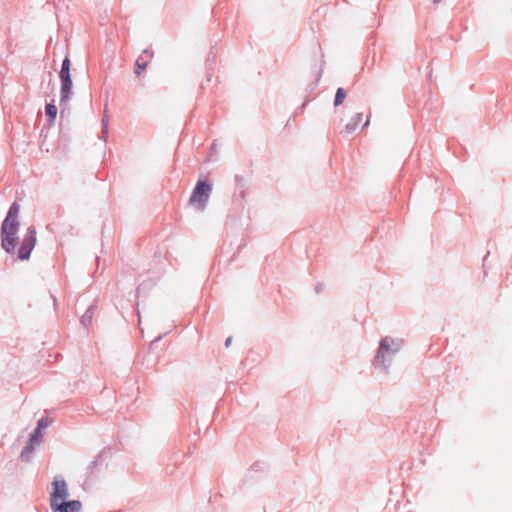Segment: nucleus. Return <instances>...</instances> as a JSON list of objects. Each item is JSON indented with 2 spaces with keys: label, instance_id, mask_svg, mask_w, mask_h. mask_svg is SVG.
I'll list each match as a JSON object with an SVG mask.
<instances>
[{
  "label": "nucleus",
  "instance_id": "1",
  "mask_svg": "<svg viewBox=\"0 0 512 512\" xmlns=\"http://www.w3.org/2000/svg\"><path fill=\"white\" fill-rule=\"evenodd\" d=\"M19 209L20 206L16 202H13L1 225V246L7 253H13L18 243L16 234L19 229Z\"/></svg>",
  "mask_w": 512,
  "mask_h": 512
},
{
  "label": "nucleus",
  "instance_id": "2",
  "mask_svg": "<svg viewBox=\"0 0 512 512\" xmlns=\"http://www.w3.org/2000/svg\"><path fill=\"white\" fill-rule=\"evenodd\" d=\"M403 341L401 339L385 336L379 341L376 355L373 359V366L388 374L394 357L401 350Z\"/></svg>",
  "mask_w": 512,
  "mask_h": 512
},
{
  "label": "nucleus",
  "instance_id": "3",
  "mask_svg": "<svg viewBox=\"0 0 512 512\" xmlns=\"http://www.w3.org/2000/svg\"><path fill=\"white\" fill-rule=\"evenodd\" d=\"M212 184L206 180H198L189 198V204L198 211H203L210 198Z\"/></svg>",
  "mask_w": 512,
  "mask_h": 512
},
{
  "label": "nucleus",
  "instance_id": "4",
  "mask_svg": "<svg viewBox=\"0 0 512 512\" xmlns=\"http://www.w3.org/2000/svg\"><path fill=\"white\" fill-rule=\"evenodd\" d=\"M69 491L66 481L61 476H56L52 482V491L50 492V506L56 505L61 501L68 500Z\"/></svg>",
  "mask_w": 512,
  "mask_h": 512
},
{
  "label": "nucleus",
  "instance_id": "5",
  "mask_svg": "<svg viewBox=\"0 0 512 512\" xmlns=\"http://www.w3.org/2000/svg\"><path fill=\"white\" fill-rule=\"evenodd\" d=\"M36 244V229L33 226L28 227L27 232L18 249V258L20 260L29 259L32 250Z\"/></svg>",
  "mask_w": 512,
  "mask_h": 512
},
{
  "label": "nucleus",
  "instance_id": "6",
  "mask_svg": "<svg viewBox=\"0 0 512 512\" xmlns=\"http://www.w3.org/2000/svg\"><path fill=\"white\" fill-rule=\"evenodd\" d=\"M52 512H81L82 502L80 500L61 501L56 505H51Z\"/></svg>",
  "mask_w": 512,
  "mask_h": 512
},
{
  "label": "nucleus",
  "instance_id": "7",
  "mask_svg": "<svg viewBox=\"0 0 512 512\" xmlns=\"http://www.w3.org/2000/svg\"><path fill=\"white\" fill-rule=\"evenodd\" d=\"M153 56V52L145 49L143 53L137 58L135 63V74L140 75L141 72L147 67L148 60Z\"/></svg>",
  "mask_w": 512,
  "mask_h": 512
},
{
  "label": "nucleus",
  "instance_id": "8",
  "mask_svg": "<svg viewBox=\"0 0 512 512\" xmlns=\"http://www.w3.org/2000/svg\"><path fill=\"white\" fill-rule=\"evenodd\" d=\"M50 424V421L47 417H42L38 420L36 428L30 434L31 441H41L42 431L46 429Z\"/></svg>",
  "mask_w": 512,
  "mask_h": 512
},
{
  "label": "nucleus",
  "instance_id": "9",
  "mask_svg": "<svg viewBox=\"0 0 512 512\" xmlns=\"http://www.w3.org/2000/svg\"><path fill=\"white\" fill-rule=\"evenodd\" d=\"M61 81V88H60V103H64L68 101L70 98V95L72 93V79L66 78V79H60Z\"/></svg>",
  "mask_w": 512,
  "mask_h": 512
},
{
  "label": "nucleus",
  "instance_id": "10",
  "mask_svg": "<svg viewBox=\"0 0 512 512\" xmlns=\"http://www.w3.org/2000/svg\"><path fill=\"white\" fill-rule=\"evenodd\" d=\"M35 444H39V441H31L30 438L28 439L20 454V459L22 461L29 462L32 459V455L35 450Z\"/></svg>",
  "mask_w": 512,
  "mask_h": 512
},
{
  "label": "nucleus",
  "instance_id": "11",
  "mask_svg": "<svg viewBox=\"0 0 512 512\" xmlns=\"http://www.w3.org/2000/svg\"><path fill=\"white\" fill-rule=\"evenodd\" d=\"M363 113H356L350 121L345 125L344 132L346 134L353 133L362 121Z\"/></svg>",
  "mask_w": 512,
  "mask_h": 512
},
{
  "label": "nucleus",
  "instance_id": "12",
  "mask_svg": "<svg viewBox=\"0 0 512 512\" xmlns=\"http://www.w3.org/2000/svg\"><path fill=\"white\" fill-rule=\"evenodd\" d=\"M70 67H71L70 59L66 56L62 61L61 69L59 72L60 79L71 78Z\"/></svg>",
  "mask_w": 512,
  "mask_h": 512
},
{
  "label": "nucleus",
  "instance_id": "13",
  "mask_svg": "<svg viewBox=\"0 0 512 512\" xmlns=\"http://www.w3.org/2000/svg\"><path fill=\"white\" fill-rule=\"evenodd\" d=\"M95 308L94 304L90 305L81 317L80 322L84 327H88L91 324Z\"/></svg>",
  "mask_w": 512,
  "mask_h": 512
},
{
  "label": "nucleus",
  "instance_id": "14",
  "mask_svg": "<svg viewBox=\"0 0 512 512\" xmlns=\"http://www.w3.org/2000/svg\"><path fill=\"white\" fill-rule=\"evenodd\" d=\"M103 459H102V452H100L93 461L90 462V464L87 467V474L89 476H92L94 474L95 469H97L99 466L102 465Z\"/></svg>",
  "mask_w": 512,
  "mask_h": 512
},
{
  "label": "nucleus",
  "instance_id": "15",
  "mask_svg": "<svg viewBox=\"0 0 512 512\" xmlns=\"http://www.w3.org/2000/svg\"><path fill=\"white\" fill-rule=\"evenodd\" d=\"M45 113L46 116L49 118V122L53 123L57 116V107L53 102L46 104Z\"/></svg>",
  "mask_w": 512,
  "mask_h": 512
},
{
  "label": "nucleus",
  "instance_id": "16",
  "mask_svg": "<svg viewBox=\"0 0 512 512\" xmlns=\"http://www.w3.org/2000/svg\"><path fill=\"white\" fill-rule=\"evenodd\" d=\"M346 97V92L343 88H338L336 90L335 98H334V106H339L343 103Z\"/></svg>",
  "mask_w": 512,
  "mask_h": 512
},
{
  "label": "nucleus",
  "instance_id": "17",
  "mask_svg": "<svg viewBox=\"0 0 512 512\" xmlns=\"http://www.w3.org/2000/svg\"><path fill=\"white\" fill-rule=\"evenodd\" d=\"M235 182H236V191L239 193V196L241 198H244L245 197V189H244L243 178L241 176L236 175Z\"/></svg>",
  "mask_w": 512,
  "mask_h": 512
},
{
  "label": "nucleus",
  "instance_id": "18",
  "mask_svg": "<svg viewBox=\"0 0 512 512\" xmlns=\"http://www.w3.org/2000/svg\"><path fill=\"white\" fill-rule=\"evenodd\" d=\"M101 123H102V136L101 137L104 140H106L107 134H108V118H107L106 113H104Z\"/></svg>",
  "mask_w": 512,
  "mask_h": 512
},
{
  "label": "nucleus",
  "instance_id": "19",
  "mask_svg": "<svg viewBox=\"0 0 512 512\" xmlns=\"http://www.w3.org/2000/svg\"><path fill=\"white\" fill-rule=\"evenodd\" d=\"M323 288H324V285H323V284H317V285L315 286V292H316L317 294H319V293L323 290Z\"/></svg>",
  "mask_w": 512,
  "mask_h": 512
},
{
  "label": "nucleus",
  "instance_id": "20",
  "mask_svg": "<svg viewBox=\"0 0 512 512\" xmlns=\"http://www.w3.org/2000/svg\"><path fill=\"white\" fill-rule=\"evenodd\" d=\"M231 341H232V338H231V337H228V338L226 339V341H225V346H226V347H229V346H230V344H231Z\"/></svg>",
  "mask_w": 512,
  "mask_h": 512
},
{
  "label": "nucleus",
  "instance_id": "21",
  "mask_svg": "<svg viewBox=\"0 0 512 512\" xmlns=\"http://www.w3.org/2000/svg\"><path fill=\"white\" fill-rule=\"evenodd\" d=\"M369 125V117L367 118L366 122L363 124V127H366Z\"/></svg>",
  "mask_w": 512,
  "mask_h": 512
},
{
  "label": "nucleus",
  "instance_id": "22",
  "mask_svg": "<svg viewBox=\"0 0 512 512\" xmlns=\"http://www.w3.org/2000/svg\"><path fill=\"white\" fill-rule=\"evenodd\" d=\"M439 1H440V0H433V3H435V4H436V3H438Z\"/></svg>",
  "mask_w": 512,
  "mask_h": 512
}]
</instances>
